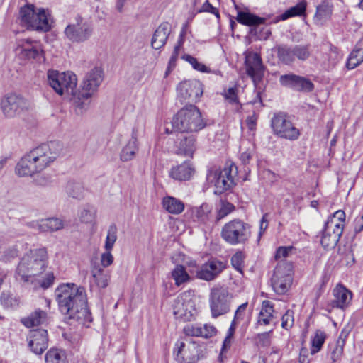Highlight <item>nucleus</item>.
I'll return each instance as SVG.
<instances>
[{
	"label": "nucleus",
	"instance_id": "obj_1",
	"mask_svg": "<svg viewBox=\"0 0 363 363\" xmlns=\"http://www.w3.org/2000/svg\"><path fill=\"white\" fill-rule=\"evenodd\" d=\"M55 296L59 310L69 324L77 323L85 325L92 321L84 287L74 284H63L56 289Z\"/></svg>",
	"mask_w": 363,
	"mask_h": 363
},
{
	"label": "nucleus",
	"instance_id": "obj_2",
	"mask_svg": "<svg viewBox=\"0 0 363 363\" xmlns=\"http://www.w3.org/2000/svg\"><path fill=\"white\" fill-rule=\"evenodd\" d=\"M62 145L50 141L33 148L17 163L15 171L19 177L33 176L50 167L61 153Z\"/></svg>",
	"mask_w": 363,
	"mask_h": 363
},
{
	"label": "nucleus",
	"instance_id": "obj_3",
	"mask_svg": "<svg viewBox=\"0 0 363 363\" xmlns=\"http://www.w3.org/2000/svg\"><path fill=\"white\" fill-rule=\"evenodd\" d=\"M48 254L45 248L30 250L21 259L15 278L23 286L29 285L30 281L39 277L47 267Z\"/></svg>",
	"mask_w": 363,
	"mask_h": 363
},
{
	"label": "nucleus",
	"instance_id": "obj_4",
	"mask_svg": "<svg viewBox=\"0 0 363 363\" xmlns=\"http://www.w3.org/2000/svg\"><path fill=\"white\" fill-rule=\"evenodd\" d=\"M172 128L181 133H197L206 126V123L199 109L189 104L182 109L173 117Z\"/></svg>",
	"mask_w": 363,
	"mask_h": 363
},
{
	"label": "nucleus",
	"instance_id": "obj_5",
	"mask_svg": "<svg viewBox=\"0 0 363 363\" xmlns=\"http://www.w3.org/2000/svg\"><path fill=\"white\" fill-rule=\"evenodd\" d=\"M19 23L28 29L47 32L51 28V17L48 9L37 8L33 4L21 7Z\"/></svg>",
	"mask_w": 363,
	"mask_h": 363
},
{
	"label": "nucleus",
	"instance_id": "obj_6",
	"mask_svg": "<svg viewBox=\"0 0 363 363\" xmlns=\"http://www.w3.org/2000/svg\"><path fill=\"white\" fill-rule=\"evenodd\" d=\"M47 77L49 85L57 94L71 96V99L74 100L77 95V79L74 73L48 70Z\"/></svg>",
	"mask_w": 363,
	"mask_h": 363
},
{
	"label": "nucleus",
	"instance_id": "obj_7",
	"mask_svg": "<svg viewBox=\"0 0 363 363\" xmlns=\"http://www.w3.org/2000/svg\"><path fill=\"white\" fill-rule=\"evenodd\" d=\"M251 225L240 218L225 223L221 230V238L231 245L245 244L251 238Z\"/></svg>",
	"mask_w": 363,
	"mask_h": 363
},
{
	"label": "nucleus",
	"instance_id": "obj_8",
	"mask_svg": "<svg viewBox=\"0 0 363 363\" xmlns=\"http://www.w3.org/2000/svg\"><path fill=\"white\" fill-rule=\"evenodd\" d=\"M103 78V72L98 67L94 68L85 75L80 86L81 89L77 91V95L74 98V104L77 108L79 109L85 108L86 104L83 100L89 99L97 91Z\"/></svg>",
	"mask_w": 363,
	"mask_h": 363
},
{
	"label": "nucleus",
	"instance_id": "obj_9",
	"mask_svg": "<svg viewBox=\"0 0 363 363\" xmlns=\"http://www.w3.org/2000/svg\"><path fill=\"white\" fill-rule=\"evenodd\" d=\"M237 172V167L232 163L225 164L223 169L212 168L208 170L206 176L207 181L216 187V194H221L231 188L234 183V175Z\"/></svg>",
	"mask_w": 363,
	"mask_h": 363
},
{
	"label": "nucleus",
	"instance_id": "obj_10",
	"mask_svg": "<svg viewBox=\"0 0 363 363\" xmlns=\"http://www.w3.org/2000/svg\"><path fill=\"white\" fill-rule=\"evenodd\" d=\"M173 313L177 319L191 321L196 313L194 291H186L180 294L174 301Z\"/></svg>",
	"mask_w": 363,
	"mask_h": 363
},
{
	"label": "nucleus",
	"instance_id": "obj_11",
	"mask_svg": "<svg viewBox=\"0 0 363 363\" xmlns=\"http://www.w3.org/2000/svg\"><path fill=\"white\" fill-rule=\"evenodd\" d=\"M233 295L225 287L213 288L211 291L209 303L213 318L228 313L230 310Z\"/></svg>",
	"mask_w": 363,
	"mask_h": 363
},
{
	"label": "nucleus",
	"instance_id": "obj_12",
	"mask_svg": "<svg viewBox=\"0 0 363 363\" xmlns=\"http://www.w3.org/2000/svg\"><path fill=\"white\" fill-rule=\"evenodd\" d=\"M30 106L29 101L22 95L9 93L1 99L0 107L4 116L7 118H13L28 111Z\"/></svg>",
	"mask_w": 363,
	"mask_h": 363
},
{
	"label": "nucleus",
	"instance_id": "obj_13",
	"mask_svg": "<svg viewBox=\"0 0 363 363\" xmlns=\"http://www.w3.org/2000/svg\"><path fill=\"white\" fill-rule=\"evenodd\" d=\"M293 281V265L291 262H281L276 267L272 277L274 291L278 294L288 291Z\"/></svg>",
	"mask_w": 363,
	"mask_h": 363
},
{
	"label": "nucleus",
	"instance_id": "obj_14",
	"mask_svg": "<svg viewBox=\"0 0 363 363\" xmlns=\"http://www.w3.org/2000/svg\"><path fill=\"white\" fill-rule=\"evenodd\" d=\"M66 38L72 43H84L88 40L94 33L93 25L78 16L75 22L67 26L65 29Z\"/></svg>",
	"mask_w": 363,
	"mask_h": 363
},
{
	"label": "nucleus",
	"instance_id": "obj_15",
	"mask_svg": "<svg viewBox=\"0 0 363 363\" xmlns=\"http://www.w3.org/2000/svg\"><path fill=\"white\" fill-rule=\"evenodd\" d=\"M271 127L275 135L290 140H297L299 130L287 118L284 113H275L271 120Z\"/></svg>",
	"mask_w": 363,
	"mask_h": 363
},
{
	"label": "nucleus",
	"instance_id": "obj_16",
	"mask_svg": "<svg viewBox=\"0 0 363 363\" xmlns=\"http://www.w3.org/2000/svg\"><path fill=\"white\" fill-rule=\"evenodd\" d=\"M179 97L186 103H196L203 95V88L201 82L196 79L181 82L177 86Z\"/></svg>",
	"mask_w": 363,
	"mask_h": 363
},
{
	"label": "nucleus",
	"instance_id": "obj_17",
	"mask_svg": "<svg viewBox=\"0 0 363 363\" xmlns=\"http://www.w3.org/2000/svg\"><path fill=\"white\" fill-rule=\"evenodd\" d=\"M279 83L297 91L311 92L314 89V84L309 79L293 73L281 75Z\"/></svg>",
	"mask_w": 363,
	"mask_h": 363
},
{
	"label": "nucleus",
	"instance_id": "obj_18",
	"mask_svg": "<svg viewBox=\"0 0 363 363\" xmlns=\"http://www.w3.org/2000/svg\"><path fill=\"white\" fill-rule=\"evenodd\" d=\"M226 267L224 262L211 258L196 271V278L210 281L214 280Z\"/></svg>",
	"mask_w": 363,
	"mask_h": 363
},
{
	"label": "nucleus",
	"instance_id": "obj_19",
	"mask_svg": "<svg viewBox=\"0 0 363 363\" xmlns=\"http://www.w3.org/2000/svg\"><path fill=\"white\" fill-rule=\"evenodd\" d=\"M16 54L24 60H40L43 50L39 42L31 39H20L17 41Z\"/></svg>",
	"mask_w": 363,
	"mask_h": 363
},
{
	"label": "nucleus",
	"instance_id": "obj_20",
	"mask_svg": "<svg viewBox=\"0 0 363 363\" xmlns=\"http://www.w3.org/2000/svg\"><path fill=\"white\" fill-rule=\"evenodd\" d=\"M245 63L247 75L251 77L255 86H257L264 76V66L260 55L256 52H248Z\"/></svg>",
	"mask_w": 363,
	"mask_h": 363
},
{
	"label": "nucleus",
	"instance_id": "obj_21",
	"mask_svg": "<svg viewBox=\"0 0 363 363\" xmlns=\"http://www.w3.org/2000/svg\"><path fill=\"white\" fill-rule=\"evenodd\" d=\"M196 150V138L194 135H185L181 133L177 135L174 150L177 155L192 157Z\"/></svg>",
	"mask_w": 363,
	"mask_h": 363
},
{
	"label": "nucleus",
	"instance_id": "obj_22",
	"mask_svg": "<svg viewBox=\"0 0 363 363\" xmlns=\"http://www.w3.org/2000/svg\"><path fill=\"white\" fill-rule=\"evenodd\" d=\"M196 347L195 343L186 345L181 341L177 342L174 351L175 359L179 363H195L198 359Z\"/></svg>",
	"mask_w": 363,
	"mask_h": 363
},
{
	"label": "nucleus",
	"instance_id": "obj_23",
	"mask_svg": "<svg viewBox=\"0 0 363 363\" xmlns=\"http://www.w3.org/2000/svg\"><path fill=\"white\" fill-rule=\"evenodd\" d=\"M28 346L36 354H41L48 347V332L45 329L32 330L29 333Z\"/></svg>",
	"mask_w": 363,
	"mask_h": 363
},
{
	"label": "nucleus",
	"instance_id": "obj_24",
	"mask_svg": "<svg viewBox=\"0 0 363 363\" xmlns=\"http://www.w3.org/2000/svg\"><path fill=\"white\" fill-rule=\"evenodd\" d=\"M172 31V26L168 22L162 23L155 30L151 40L153 49L159 50L164 47Z\"/></svg>",
	"mask_w": 363,
	"mask_h": 363
},
{
	"label": "nucleus",
	"instance_id": "obj_25",
	"mask_svg": "<svg viewBox=\"0 0 363 363\" xmlns=\"http://www.w3.org/2000/svg\"><path fill=\"white\" fill-rule=\"evenodd\" d=\"M195 172L193 164L189 161H185L181 164L172 167L170 170V177L178 181L189 180Z\"/></svg>",
	"mask_w": 363,
	"mask_h": 363
},
{
	"label": "nucleus",
	"instance_id": "obj_26",
	"mask_svg": "<svg viewBox=\"0 0 363 363\" xmlns=\"http://www.w3.org/2000/svg\"><path fill=\"white\" fill-rule=\"evenodd\" d=\"M334 298L330 305L333 308H344L352 300V294L342 284H337L333 289Z\"/></svg>",
	"mask_w": 363,
	"mask_h": 363
},
{
	"label": "nucleus",
	"instance_id": "obj_27",
	"mask_svg": "<svg viewBox=\"0 0 363 363\" xmlns=\"http://www.w3.org/2000/svg\"><path fill=\"white\" fill-rule=\"evenodd\" d=\"M274 304L270 301H263L262 308L255 325V329L259 330L263 326L270 325L274 319Z\"/></svg>",
	"mask_w": 363,
	"mask_h": 363
},
{
	"label": "nucleus",
	"instance_id": "obj_28",
	"mask_svg": "<svg viewBox=\"0 0 363 363\" xmlns=\"http://www.w3.org/2000/svg\"><path fill=\"white\" fill-rule=\"evenodd\" d=\"M91 273L96 284L101 288H106L109 283L111 274L97 262H91Z\"/></svg>",
	"mask_w": 363,
	"mask_h": 363
},
{
	"label": "nucleus",
	"instance_id": "obj_29",
	"mask_svg": "<svg viewBox=\"0 0 363 363\" xmlns=\"http://www.w3.org/2000/svg\"><path fill=\"white\" fill-rule=\"evenodd\" d=\"M345 224V213L342 210H338L328 217L324 226L327 227L328 230L342 234Z\"/></svg>",
	"mask_w": 363,
	"mask_h": 363
},
{
	"label": "nucleus",
	"instance_id": "obj_30",
	"mask_svg": "<svg viewBox=\"0 0 363 363\" xmlns=\"http://www.w3.org/2000/svg\"><path fill=\"white\" fill-rule=\"evenodd\" d=\"M342 235L333 230H328L327 227L324 226L321 233V245L326 250L333 249L337 245Z\"/></svg>",
	"mask_w": 363,
	"mask_h": 363
},
{
	"label": "nucleus",
	"instance_id": "obj_31",
	"mask_svg": "<svg viewBox=\"0 0 363 363\" xmlns=\"http://www.w3.org/2000/svg\"><path fill=\"white\" fill-rule=\"evenodd\" d=\"M138 150L137 133L133 130L131 138L129 140L126 145L122 149L120 157L123 162L132 160Z\"/></svg>",
	"mask_w": 363,
	"mask_h": 363
},
{
	"label": "nucleus",
	"instance_id": "obj_32",
	"mask_svg": "<svg viewBox=\"0 0 363 363\" xmlns=\"http://www.w3.org/2000/svg\"><path fill=\"white\" fill-rule=\"evenodd\" d=\"M306 1L303 0L300 1L298 4L292 6L287 9L282 14L276 16L272 21V23H277L280 21H285L291 17L294 16H299L305 13L306 9Z\"/></svg>",
	"mask_w": 363,
	"mask_h": 363
},
{
	"label": "nucleus",
	"instance_id": "obj_33",
	"mask_svg": "<svg viewBox=\"0 0 363 363\" xmlns=\"http://www.w3.org/2000/svg\"><path fill=\"white\" fill-rule=\"evenodd\" d=\"M333 13V5L328 1H323L316 7V12L314 16L315 23L318 25H323L328 21Z\"/></svg>",
	"mask_w": 363,
	"mask_h": 363
},
{
	"label": "nucleus",
	"instance_id": "obj_34",
	"mask_svg": "<svg viewBox=\"0 0 363 363\" xmlns=\"http://www.w3.org/2000/svg\"><path fill=\"white\" fill-rule=\"evenodd\" d=\"M363 62V38L356 44L347 60V67L349 69H354Z\"/></svg>",
	"mask_w": 363,
	"mask_h": 363
},
{
	"label": "nucleus",
	"instance_id": "obj_35",
	"mask_svg": "<svg viewBox=\"0 0 363 363\" xmlns=\"http://www.w3.org/2000/svg\"><path fill=\"white\" fill-rule=\"evenodd\" d=\"M171 276L177 286H180L191 281V277L186 272V267L182 264H177L172 269Z\"/></svg>",
	"mask_w": 363,
	"mask_h": 363
},
{
	"label": "nucleus",
	"instance_id": "obj_36",
	"mask_svg": "<svg viewBox=\"0 0 363 363\" xmlns=\"http://www.w3.org/2000/svg\"><path fill=\"white\" fill-rule=\"evenodd\" d=\"M237 21L243 25L255 26L265 23L266 19L249 12L239 11H238Z\"/></svg>",
	"mask_w": 363,
	"mask_h": 363
},
{
	"label": "nucleus",
	"instance_id": "obj_37",
	"mask_svg": "<svg viewBox=\"0 0 363 363\" xmlns=\"http://www.w3.org/2000/svg\"><path fill=\"white\" fill-rule=\"evenodd\" d=\"M162 204L165 210L172 214H179L184 209V203L179 199L172 196L164 197Z\"/></svg>",
	"mask_w": 363,
	"mask_h": 363
},
{
	"label": "nucleus",
	"instance_id": "obj_38",
	"mask_svg": "<svg viewBox=\"0 0 363 363\" xmlns=\"http://www.w3.org/2000/svg\"><path fill=\"white\" fill-rule=\"evenodd\" d=\"M47 320V313L42 310H36L34 313H31L28 317L22 320V323L28 327L31 328L43 324Z\"/></svg>",
	"mask_w": 363,
	"mask_h": 363
},
{
	"label": "nucleus",
	"instance_id": "obj_39",
	"mask_svg": "<svg viewBox=\"0 0 363 363\" xmlns=\"http://www.w3.org/2000/svg\"><path fill=\"white\" fill-rule=\"evenodd\" d=\"M55 276L53 273L49 272L45 274L43 279H40L39 277H34L30 281L29 285H26L25 286L30 287L33 290H36L39 288L47 289L53 284Z\"/></svg>",
	"mask_w": 363,
	"mask_h": 363
},
{
	"label": "nucleus",
	"instance_id": "obj_40",
	"mask_svg": "<svg viewBox=\"0 0 363 363\" xmlns=\"http://www.w3.org/2000/svg\"><path fill=\"white\" fill-rule=\"evenodd\" d=\"M294 60L304 62L307 60L311 54L310 44L290 45Z\"/></svg>",
	"mask_w": 363,
	"mask_h": 363
},
{
	"label": "nucleus",
	"instance_id": "obj_41",
	"mask_svg": "<svg viewBox=\"0 0 363 363\" xmlns=\"http://www.w3.org/2000/svg\"><path fill=\"white\" fill-rule=\"evenodd\" d=\"M277 57L280 62L286 65H291L295 60L290 45L282 44L277 47Z\"/></svg>",
	"mask_w": 363,
	"mask_h": 363
},
{
	"label": "nucleus",
	"instance_id": "obj_42",
	"mask_svg": "<svg viewBox=\"0 0 363 363\" xmlns=\"http://www.w3.org/2000/svg\"><path fill=\"white\" fill-rule=\"evenodd\" d=\"M211 208L207 203H203L194 211L198 222L207 224L211 219Z\"/></svg>",
	"mask_w": 363,
	"mask_h": 363
},
{
	"label": "nucleus",
	"instance_id": "obj_43",
	"mask_svg": "<svg viewBox=\"0 0 363 363\" xmlns=\"http://www.w3.org/2000/svg\"><path fill=\"white\" fill-rule=\"evenodd\" d=\"M66 192L72 198L81 199L84 196V188L82 183L70 181L66 186Z\"/></svg>",
	"mask_w": 363,
	"mask_h": 363
},
{
	"label": "nucleus",
	"instance_id": "obj_44",
	"mask_svg": "<svg viewBox=\"0 0 363 363\" xmlns=\"http://www.w3.org/2000/svg\"><path fill=\"white\" fill-rule=\"evenodd\" d=\"M46 363H66V355L63 350L52 348L45 357Z\"/></svg>",
	"mask_w": 363,
	"mask_h": 363
},
{
	"label": "nucleus",
	"instance_id": "obj_45",
	"mask_svg": "<svg viewBox=\"0 0 363 363\" xmlns=\"http://www.w3.org/2000/svg\"><path fill=\"white\" fill-rule=\"evenodd\" d=\"M44 233L55 232L62 230L66 225L65 222L58 218H49L43 219Z\"/></svg>",
	"mask_w": 363,
	"mask_h": 363
},
{
	"label": "nucleus",
	"instance_id": "obj_46",
	"mask_svg": "<svg viewBox=\"0 0 363 363\" xmlns=\"http://www.w3.org/2000/svg\"><path fill=\"white\" fill-rule=\"evenodd\" d=\"M326 335L323 331L320 330H316L315 335L311 340V353L312 354L317 353L321 350Z\"/></svg>",
	"mask_w": 363,
	"mask_h": 363
},
{
	"label": "nucleus",
	"instance_id": "obj_47",
	"mask_svg": "<svg viewBox=\"0 0 363 363\" xmlns=\"http://www.w3.org/2000/svg\"><path fill=\"white\" fill-rule=\"evenodd\" d=\"M96 211L92 206L86 205L79 212V217L81 222L91 223L94 221Z\"/></svg>",
	"mask_w": 363,
	"mask_h": 363
},
{
	"label": "nucleus",
	"instance_id": "obj_48",
	"mask_svg": "<svg viewBox=\"0 0 363 363\" xmlns=\"http://www.w3.org/2000/svg\"><path fill=\"white\" fill-rule=\"evenodd\" d=\"M235 210V206L233 204L230 203L228 201L220 200V208L218 209L217 215L216 217V221H219L228 214L232 213Z\"/></svg>",
	"mask_w": 363,
	"mask_h": 363
},
{
	"label": "nucleus",
	"instance_id": "obj_49",
	"mask_svg": "<svg viewBox=\"0 0 363 363\" xmlns=\"http://www.w3.org/2000/svg\"><path fill=\"white\" fill-rule=\"evenodd\" d=\"M116 232L117 228L116 225H111L109 226L104 245L106 250H111L113 249L117 239Z\"/></svg>",
	"mask_w": 363,
	"mask_h": 363
},
{
	"label": "nucleus",
	"instance_id": "obj_50",
	"mask_svg": "<svg viewBox=\"0 0 363 363\" xmlns=\"http://www.w3.org/2000/svg\"><path fill=\"white\" fill-rule=\"evenodd\" d=\"M182 59L191 64L194 69L204 73L209 72V69L205 65L198 62L196 58L191 56L190 55H184L182 56Z\"/></svg>",
	"mask_w": 363,
	"mask_h": 363
},
{
	"label": "nucleus",
	"instance_id": "obj_51",
	"mask_svg": "<svg viewBox=\"0 0 363 363\" xmlns=\"http://www.w3.org/2000/svg\"><path fill=\"white\" fill-rule=\"evenodd\" d=\"M0 301L4 307L7 308H14L18 305V300L12 297L10 294L6 292H3L1 294Z\"/></svg>",
	"mask_w": 363,
	"mask_h": 363
},
{
	"label": "nucleus",
	"instance_id": "obj_52",
	"mask_svg": "<svg viewBox=\"0 0 363 363\" xmlns=\"http://www.w3.org/2000/svg\"><path fill=\"white\" fill-rule=\"evenodd\" d=\"M244 262V256L242 252H238L231 257V264L238 272H242Z\"/></svg>",
	"mask_w": 363,
	"mask_h": 363
},
{
	"label": "nucleus",
	"instance_id": "obj_53",
	"mask_svg": "<svg viewBox=\"0 0 363 363\" xmlns=\"http://www.w3.org/2000/svg\"><path fill=\"white\" fill-rule=\"evenodd\" d=\"M294 325V312L287 310L281 318V327L286 330H289Z\"/></svg>",
	"mask_w": 363,
	"mask_h": 363
},
{
	"label": "nucleus",
	"instance_id": "obj_54",
	"mask_svg": "<svg viewBox=\"0 0 363 363\" xmlns=\"http://www.w3.org/2000/svg\"><path fill=\"white\" fill-rule=\"evenodd\" d=\"M18 251L16 247H12L4 250L1 256V259L4 262H10L18 256Z\"/></svg>",
	"mask_w": 363,
	"mask_h": 363
},
{
	"label": "nucleus",
	"instance_id": "obj_55",
	"mask_svg": "<svg viewBox=\"0 0 363 363\" xmlns=\"http://www.w3.org/2000/svg\"><path fill=\"white\" fill-rule=\"evenodd\" d=\"M294 250V248L292 246L279 247L276 251L275 259L278 260L281 258L289 257Z\"/></svg>",
	"mask_w": 363,
	"mask_h": 363
},
{
	"label": "nucleus",
	"instance_id": "obj_56",
	"mask_svg": "<svg viewBox=\"0 0 363 363\" xmlns=\"http://www.w3.org/2000/svg\"><path fill=\"white\" fill-rule=\"evenodd\" d=\"M184 333L189 336L201 337V326L198 325L189 324L184 328Z\"/></svg>",
	"mask_w": 363,
	"mask_h": 363
},
{
	"label": "nucleus",
	"instance_id": "obj_57",
	"mask_svg": "<svg viewBox=\"0 0 363 363\" xmlns=\"http://www.w3.org/2000/svg\"><path fill=\"white\" fill-rule=\"evenodd\" d=\"M111 251V250H106V252L101 255V267L104 269L110 266L113 262V257Z\"/></svg>",
	"mask_w": 363,
	"mask_h": 363
},
{
	"label": "nucleus",
	"instance_id": "obj_58",
	"mask_svg": "<svg viewBox=\"0 0 363 363\" xmlns=\"http://www.w3.org/2000/svg\"><path fill=\"white\" fill-rule=\"evenodd\" d=\"M201 332H202L201 337L208 338L215 335L217 330L213 325L205 324L204 325L201 326Z\"/></svg>",
	"mask_w": 363,
	"mask_h": 363
},
{
	"label": "nucleus",
	"instance_id": "obj_59",
	"mask_svg": "<svg viewBox=\"0 0 363 363\" xmlns=\"http://www.w3.org/2000/svg\"><path fill=\"white\" fill-rule=\"evenodd\" d=\"M273 330H274V328H272L269 331L258 333L256 335V338L258 340V342L262 345H266L269 344L270 337H271L272 333L273 332Z\"/></svg>",
	"mask_w": 363,
	"mask_h": 363
},
{
	"label": "nucleus",
	"instance_id": "obj_60",
	"mask_svg": "<svg viewBox=\"0 0 363 363\" xmlns=\"http://www.w3.org/2000/svg\"><path fill=\"white\" fill-rule=\"evenodd\" d=\"M344 346L335 343L334 348L331 352L330 358L333 362H335L339 360L343 354Z\"/></svg>",
	"mask_w": 363,
	"mask_h": 363
},
{
	"label": "nucleus",
	"instance_id": "obj_61",
	"mask_svg": "<svg viewBox=\"0 0 363 363\" xmlns=\"http://www.w3.org/2000/svg\"><path fill=\"white\" fill-rule=\"evenodd\" d=\"M199 13L201 12H208L212 14H214L218 18H220V14L218 10L213 6L208 1H206L204 4L202 5L201 9L199 10Z\"/></svg>",
	"mask_w": 363,
	"mask_h": 363
},
{
	"label": "nucleus",
	"instance_id": "obj_62",
	"mask_svg": "<svg viewBox=\"0 0 363 363\" xmlns=\"http://www.w3.org/2000/svg\"><path fill=\"white\" fill-rule=\"evenodd\" d=\"M224 96L225 99L228 100L231 104H237L238 103V99L236 93V89L234 87H230L228 89L224 94Z\"/></svg>",
	"mask_w": 363,
	"mask_h": 363
},
{
	"label": "nucleus",
	"instance_id": "obj_63",
	"mask_svg": "<svg viewBox=\"0 0 363 363\" xmlns=\"http://www.w3.org/2000/svg\"><path fill=\"white\" fill-rule=\"evenodd\" d=\"M247 305H248V303L246 302V303H244L241 304L237 308V310H236V311L235 313V315H234L235 319H238V320H242L243 319V317H244L246 308L247 307Z\"/></svg>",
	"mask_w": 363,
	"mask_h": 363
},
{
	"label": "nucleus",
	"instance_id": "obj_64",
	"mask_svg": "<svg viewBox=\"0 0 363 363\" xmlns=\"http://www.w3.org/2000/svg\"><path fill=\"white\" fill-rule=\"evenodd\" d=\"M179 51H180V49H179L178 48H175V47L174 48L173 52H172V56L169 61L168 69H170L175 67L176 62L179 57Z\"/></svg>",
	"mask_w": 363,
	"mask_h": 363
}]
</instances>
